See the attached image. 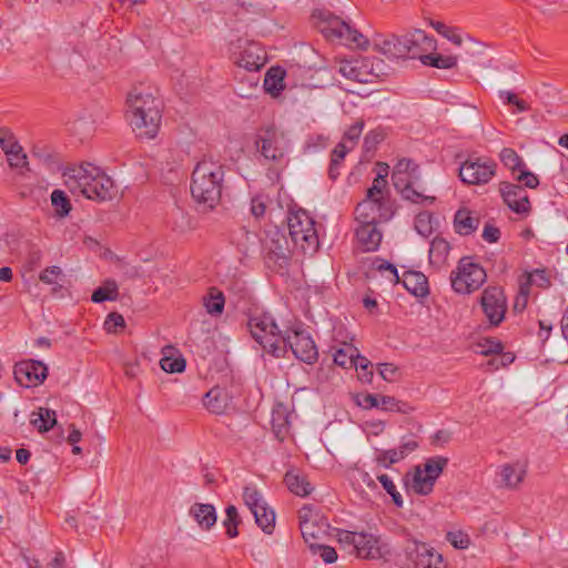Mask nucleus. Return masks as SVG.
<instances>
[{
	"instance_id": "obj_1",
	"label": "nucleus",
	"mask_w": 568,
	"mask_h": 568,
	"mask_svg": "<svg viewBox=\"0 0 568 568\" xmlns=\"http://www.w3.org/2000/svg\"><path fill=\"white\" fill-rule=\"evenodd\" d=\"M372 48L388 60L418 59L423 52L435 50L436 41L423 30L415 29L403 36L375 33Z\"/></svg>"
},
{
	"instance_id": "obj_2",
	"label": "nucleus",
	"mask_w": 568,
	"mask_h": 568,
	"mask_svg": "<svg viewBox=\"0 0 568 568\" xmlns=\"http://www.w3.org/2000/svg\"><path fill=\"white\" fill-rule=\"evenodd\" d=\"M130 125L141 139H154L162 119V104L159 99L142 88L132 89L126 98Z\"/></svg>"
},
{
	"instance_id": "obj_3",
	"label": "nucleus",
	"mask_w": 568,
	"mask_h": 568,
	"mask_svg": "<svg viewBox=\"0 0 568 568\" xmlns=\"http://www.w3.org/2000/svg\"><path fill=\"white\" fill-rule=\"evenodd\" d=\"M224 166L211 158H204L194 168L191 181V194L207 209H214L221 201Z\"/></svg>"
},
{
	"instance_id": "obj_4",
	"label": "nucleus",
	"mask_w": 568,
	"mask_h": 568,
	"mask_svg": "<svg viewBox=\"0 0 568 568\" xmlns=\"http://www.w3.org/2000/svg\"><path fill=\"white\" fill-rule=\"evenodd\" d=\"M386 176L387 166L384 174L377 173L372 186L367 190L366 197L356 206L355 219L358 224H378L393 216L392 205L384 196V189L387 184Z\"/></svg>"
},
{
	"instance_id": "obj_5",
	"label": "nucleus",
	"mask_w": 568,
	"mask_h": 568,
	"mask_svg": "<svg viewBox=\"0 0 568 568\" xmlns=\"http://www.w3.org/2000/svg\"><path fill=\"white\" fill-rule=\"evenodd\" d=\"M65 184L73 194H82L87 199L102 202L106 196L105 174L98 166L88 163L65 173Z\"/></svg>"
},
{
	"instance_id": "obj_6",
	"label": "nucleus",
	"mask_w": 568,
	"mask_h": 568,
	"mask_svg": "<svg viewBox=\"0 0 568 568\" xmlns=\"http://www.w3.org/2000/svg\"><path fill=\"white\" fill-rule=\"evenodd\" d=\"M336 68L343 78L361 84L374 83L387 74L385 62L375 57L341 60Z\"/></svg>"
},
{
	"instance_id": "obj_7",
	"label": "nucleus",
	"mask_w": 568,
	"mask_h": 568,
	"mask_svg": "<svg viewBox=\"0 0 568 568\" xmlns=\"http://www.w3.org/2000/svg\"><path fill=\"white\" fill-rule=\"evenodd\" d=\"M247 326L252 337L264 351L275 357L284 355V347L281 345L283 332L280 331L272 315L267 313L254 314L250 317Z\"/></svg>"
},
{
	"instance_id": "obj_8",
	"label": "nucleus",
	"mask_w": 568,
	"mask_h": 568,
	"mask_svg": "<svg viewBox=\"0 0 568 568\" xmlns=\"http://www.w3.org/2000/svg\"><path fill=\"white\" fill-rule=\"evenodd\" d=\"M287 226L293 243L303 252L315 251L318 247L315 221L305 210L291 212L287 217Z\"/></svg>"
},
{
	"instance_id": "obj_9",
	"label": "nucleus",
	"mask_w": 568,
	"mask_h": 568,
	"mask_svg": "<svg viewBox=\"0 0 568 568\" xmlns=\"http://www.w3.org/2000/svg\"><path fill=\"white\" fill-rule=\"evenodd\" d=\"M486 271L470 257H463L456 271L450 274L452 287L456 293L469 294L478 290L486 281Z\"/></svg>"
},
{
	"instance_id": "obj_10",
	"label": "nucleus",
	"mask_w": 568,
	"mask_h": 568,
	"mask_svg": "<svg viewBox=\"0 0 568 568\" xmlns=\"http://www.w3.org/2000/svg\"><path fill=\"white\" fill-rule=\"evenodd\" d=\"M284 351L288 346L294 356L307 364H313L318 358V351L308 332L301 326H294L283 332L281 341Z\"/></svg>"
},
{
	"instance_id": "obj_11",
	"label": "nucleus",
	"mask_w": 568,
	"mask_h": 568,
	"mask_svg": "<svg viewBox=\"0 0 568 568\" xmlns=\"http://www.w3.org/2000/svg\"><path fill=\"white\" fill-rule=\"evenodd\" d=\"M263 252L265 263L272 268L285 267L291 258L287 239L280 230L266 233L263 241Z\"/></svg>"
},
{
	"instance_id": "obj_12",
	"label": "nucleus",
	"mask_w": 568,
	"mask_h": 568,
	"mask_svg": "<svg viewBox=\"0 0 568 568\" xmlns=\"http://www.w3.org/2000/svg\"><path fill=\"white\" fill-rule=\"evenodd\" d=\"M497 164L486 158H470L460 164L459 178L468 185L487 184L496 175Z\"/></svg>"
},
{
	"instance_id": "obj_13",
	"label": "nucleus",
	"mask_w": 568,
	"mask_h": 568,
	"mask_svg": "<svg viewBox=\"0 0 568 568\" xmlns=\"http://www.w3.org/2000/svg\"><path fill=\"white\" fill-rule=\"evenodd\" d=\"M322 32L331 40H339L347 45H354L362 50L369 47V40L365 36L337 17L328 19L322 28Z\"/></svg>"
},
{
	"instance_id": "obj_14",
	"label": "nucleus",
	"mask_w": 568,
	"mask_h": 568,
	"mask_svg": "<svg viewBox=\"0 0 568 568\" xmlns=\"http://www.w3.org/2000/svg\"><path fill=\"white\" fill-rule=\"evenodd\" d=\"M243 499L255 518V523L261 529L271 534L275 526V513L264 500L261 493L254 487H245Z\"/></svg>"
},
{
	"instance_id": "obj_15",
	"label": "nucleus",
	"mask_w": 568,
	"mask_h": 568,
	"mask_svg": "<svg viewBox=\"0 0 568 568\" xmlns=\"http://www.w3.org/2000/svg\"><path fill=\"white\" fill-rule=\"evenodd\" d=\"M255 143L261 154L271 161L282 159L290 145L286 134L274 128L261 131Z\"/></svg>"
},
{
	"instance_id": "obj_16",
	"label": "nucleus",
	"mask_w": 568,
	"mask_h": 568,
	"mask_svg": "<svg viewBox=\"0 0 568 568\" xmlns=\"http://www.w3.org/2000/svg\"><path fill=\"white\" fill-rule=\"evenodd\" d=\"M483 311L491 325H499L506 313V298L499 287H487L480 298Z\"/></svg>"
},
{
	"instance_id": "obj_17",
	"label": "nucleus",
	"mask_w": 568,
	"mask_h": 568,
	"mask_svg": "<svg viewBox=\"0 0 568 568\" xmlns=\"http://www.w3.org/2000/svg\"><path fill=\"white\" fill-rule=\"evenodd\" d=\"M398 180L392 179L394 187L402 194L405 200L413 203L433 204L435 196L425 195L423 192L414 189V184L420 179L419 170L412 172H399Z\"/></svg>"
},
{
	"instance_id": "obj_18",
	"label": "nucleus",
	"mask_w": 568,
	"mask_h": 568,
	"mask_svg": "<svg viewBox=\"0 0 568 568\" xmlns=\"http://www.w3.org/2000/svg\"><path fill=\"white\" fill-rule=\"evenodd\" d=\"M14 378L24 387L41 384L48 375V367L40 361H22L14 366Z\"/></svg>"
},
{
	"instance_id": "obj_19",
	"label": "nucleus",
	"mask_w": 568,
	"mask_h": 568,
	"mask_svg": "<svg viewBox=\"0 0 568 568\" xmlns=\"http://www.w3.org/2000/svg\"><path fill=\"white\" fill-rule=\"evenodd\" d=\"M528 473V460L517 459L500 465L498 475L500 486L509 490H516L524 483Z\"/></svg>"
},
{
	"instance_id": "obj_20",
	"label": "nucleus",
	"mask_w": 568,
	"mask_h": 568,
	"mask_svg": "<svg viewBox=\"0 0 568 568\" xmlns=\"http://www.w3.org/2000/svg\"><path fill=\"white\" fill-rule=\"evenodd\" d=\"M499 191L507 206L517 214H528L530 202L527 192L519 185L501 182Z\"/></svg>"
},
{
	"instance_id": "obj_21",
	"label": "nucleus",
	"mask_w": 568,
	"mask_h": 568,
	"mask_svg": "<svg viewBox=\"0 0 568 568\" xmlns=\"http://www.w3.org/2000/svg\"><path fill=\"white\" fill-rule=\"evenodd\" d=\"M357 544L353 552L362 559H378L382 557L379 538L373 534L358 532Z\"/></svg>"
},
{
	"instance_id": "obj_22",
	"label": "nucleus",
	"mask_w": 568,
	"mask_h": 568,
	"mask_svg": "<svg viewBox=\"0 0 568 568\" xmlns=\"http://www.w3.org/2000/svg\"><path fill=\"white\" fill-rule=\"evenodd\" d=\"M436 554L435 549L424 542L413 541L406 547V557L410 568H426Z\"/></svg>"
},
{
	"instance_id": "obj_23",
	"label": "nucleus",
	"mask_w": 568,
	"mask_h": 568,
	"mask_svg": "<svg viewBox=\"0 0 568 568\" xmlns=\"http://www.w3.org/2000/svg\"><path fill=\"white\" fill-rule=\"evenodd\" d=\"M376 225L377 223L358 224L356 229V239L366 252L376 251L382 242V232Z\"/></svg>"
},
{
	"instance_id": "obj_24",
	"label": "nucleus",
	"mask_w": 568,
	"mask_h": 568,
	"mask_svg": "<svg viewBox=\"0 0 568 568\" xmlns=\"http://www.w3.org/2000/svg\"><path fill=\"white\" fill-rule=\"evenodd\" d=\"M189 514L203 530H210L217 519L215 507L211 504L195 503Z\"/></svg>"
},
{
	"instance_id": "obj_25",
	"label": "nucleus",
	"mask_w": 568,
	"mask_h": 568,
	"mask_svg": "<svg viewBox=\"0 0 568 568\" xmlns=\"http://www.w3.org/2000/svg\"><path fill=\"white\" fill-rule=\"evenodd\" d=\"M404 287L417 297H425L429 294L427 277L417 271L405 272L402 278Z\"/></svg>"
},
{
	"instance_id": "obj_26",
	"label": "nucleus",
	"mask_w": 568,
	"mask_h": 568,
	"mask_svg": "<svg viewBox=\"0 0 568 568\" xmlns=\"http://www.w3.org/2000/svg\"><path fill=\"white\" fill-rule=\"evenodd\" d=\"M284 483L288 490L296 496L305 497L313 490V486L307 478L296 469L286 471Z\"/></svg>"
},
{
	"instance_id": "obj_27",
	"label": "nucleus",
	"mask_w": 568,
	"mask_h": 568,
	"mask_svg": "<svg viewBox=\"0 0 568 568\" xmlns=\"http://www.w3.org/2000/svg\"><path fill=\"white\" fill-rule=\"evenodd\" d=\"M0 146L6 153L11 168L21 169L28 164L27 155L17 141L0 136Z\"/></svg>"
},
{
	"instance_id": "obj_28",
	"label": "nucleus",
	"mask_w": 568,
	"mask_h": 568,
	"mask_svg": "<svg viewBox=\"0 0 568 568\" xmlns=\"http://www.w3.org/2000/svg\"><path fill=\"white\" fill-rule=\"evenodd\" d=\"M454 226L458 234L470 235L479 226V219L475 216L468 209H459L454 219Z\"/></svg>"
},
{
	"instance_id": "obj_29",
	"label": "nucleus",
	"mask_w": 568,
	"mask_h": 568,
	"mask_svg": "<svg viewBox=\"0 0 568 568\" xmlns=\"http://www.w3.org/2000/svg\"><path fill=\"white\" fill-rule=\"evenodd\" d=\"M229 402L227 393L220 387L210 389L204 396V406L216 415L225 413Z\"/></svg>"
},
{
	"instance_id": "obj_30",
	"label": "nucleus",
	"mask_w": 568,
	"mask_h": 568,
	"mask_svg": "<svg viewBox=\"0 0 568 568\" xmlns=\"http://www.w3.org/2000/svg\"><path fill=\"white\" fill-rule=\"evenodd\" d=\"M450 252L449 243L442 239L435 237L429 247V262L433 266L440 268L447 263Z\"/></svg>"
},
{
	"instance_id": "obj_31",
	"label": "nucleus",
	"mask_w": 568,
	"mask_h": 568,
	"mask_svg": "<svg viewBox=\"0 0 568 568\" xmlns=\"http://www.w3.org/2000/svg\"><path fill=\"white\" fill-rule=\"evenodd\" d=\"M109 273L112 274V278H116L119 283H122L123 280L134 276L135 270L123 258L113 255L109 251Z\"/></svg>"
},
{
	"instance_id": "obj_32",
	"label": "nucleus",
	"mask_w": 568,
	"mask_h": 568,
	"mask_svg": "<svg viewBox=\"0 0 568 568\" xmlns=\"http://www.w3.org/2000/svg\"><path fill=\"white\" fill-rule=\"evenodd\" d=\"M30 422L40 433H44L57 424V414L52 409L40 407L31 414Z\"/></svg>"
},
{
	"instance_id": "obj_33",
	"label": "nucleus",
	"mask_w": 568,
	"mask_h": 568,
	"mask_svg": "<svg viewBox=\"0 0 568 568\" xmlns=\"http://www.w3.org/2000/svg\"><path fill=\"white\" fill-rule=\"evenodd\" d=\"M407 486L418 495H428L433 491L434 483L422 471V466H416L412 478L407 480Z\"/></svg>"
},
{
	"instance_id": "obj_34",
	"label": "nucleus",
	"mask_w": 568,
	"mask_h": 568,
	"mask_svg": "<svg viewBox=\"0 0 568 568\" xmlns=\"http://www.w3.org/2000/svg\"><path fill=\"white\" fill-rule=\"evenodd\" d=\"M327 526L322 519L311 523L305 521L300 526L301 534L310 548L312 544H317V540L326 532Z\"/></svg>"
},
{
	"instance_id": "obj_35",
	"label": "nucleus",
	"mask_w": 568,
	"mask_h": 568,
	"mask_svg": "<svg viewBox=\"0 0 568 568\" xmlns=\"http://www.w3.org/2000/svg\"><path fill=\"white\" fill-rule=\"evenodd\" d=\"M418 59L424 65H429L437 69H453L457 65L456 55H443L437 53L423 52Z\"/></svg>"
},
{
	"instance_id": "obj_36",
	"label": "nucleus",
	"mask_w": 568,
	"mask_h": 568,
	"mask_svg": "<svg viewBox=\"0 0 568 568\" xmlns=\"http://www.w3.org/2000/svg\"><path fill=\"white\" fill-rule=\"evenodd\" d=\"M225 304L224 295L215 287H211L203 297V306L210 315L217 316L223 313Z\"/></svg>"
},
{
	"instance_id": "obj_37",
	"label": "nucleus",
	"mask_w": 568,
	"mask_h": 568,
	"mask_svg": "<svg viewBox=\"0 0 568 568\" xmlns=\"http://www.w3.org/2000/svg\"><path fill=\"white\" fill-rule=\"evenodd\" d=\"M378 400V409L384 412H396L407 415L415 410V407L407 402L396 399L393 396L381 395Z\"/></svg>"
},
{
	"instance_id": "obj_38",
	"label": "nucleus",
	"mask_w": 568,
	"mask_h": 568,
	"mask_svg": "<svg viewBox=\"0 0 568 568\" xmlns=\"http://www.w3.org/2000/svg\"><path fill=\"white\" fill-rule=\"evenodd\" d=\"M264 89L272 95H277L284 89V71L271 68L264 79Z\"/></svg>"
},
{
	"instance_id": "obj_39",
	"label": "nucleus",
	"mask_w": 568,
	"mask_h": 568,
	"mask_svg": "<svg viewBox=\"0 0 568 568\" xmlns=\"http://www.w3.org/2000/svg\"><path fill=\"white\" fill-rule=\"evenodd\" d=\"M448 464V458L443 456H435L428 458L422 467L424 475L428 477L435 484L437 478L443 473L444 468Z\"/></svg>"
},
{
	"instance_id": "obj_40",
	"label": "nucleus",
	"mask_w": 568,
	"mask_h": 568,
	"mask_svg": "<svg viewBox=\"0 0 568 568\" xmlns=\"http://www.w3.org/2000/svg\"><path fill=\"white\" fill-rule=\"evenodd\" d=\"M352 150V148H348V144L341 142L333 149L328 169V174L332 180L337 179V176L339 175V165L342 161L345 159L346 154Z\"/></svg>"
},
{
	"instance_id": "obj_41",
	"label": "nucleus",
	"mask_w": 568,
	"mask_h": 568,
	"mask_svg": "<svg viewBox=\"0 0 568 568\" xmlns=\"http://www.w3.org/2000/svg\"><path fill=\"white\" fill-rule=\"evenodd\" d=\"M255 51H258L255 45L246 49L239 61V65L250 71L260 70L264 65V55Z\"/></svg>"
},
{
	"instance_id": "obj_42",
	"label": "nucleus",
	"mask_w": 568,
	"mask_h": 568,
	"mask_svg": "<svg viewBox=\"0 0 568 568\" xmlns=\"http://www.w3.org/2000/svg\"><path fill=\"white\" fill-rule=\"evenodd\" d=\"M500 161L513 173L518 172L523 168H526V164L523 161V159L518 155V153L514 149H510V148H505L501 150Z\"/></svg>"
},
{
	"instance_id": "obj_43",
	"label": "nucleus",
	"mask_w": 568,
	"mask_h": 568,
	"mask_svg": "<svg viewBox=\"0 0 568 568\" xmlns=\"http://www.w3.org/2000/svg\"><path fill=\"white\" fill-rule=\"evenodd\" d=\"M446 540L456 549H468L471 545L470 536L462 529H453L446 532Z\"/></svg>"
},
{
	"instance_id": "obj_44",
	"label": "nucleus",
	"mask_w": 568,
	"mask_h": 568,
	"mask_svg": "<svg viewBox=\"0 0 568 568\" xmlns=\"http://www.w3.org/2000/svg\"><path fill=\"white\" fill-rule=\"evenodd\" d=\"M226 518L223 521V525L226 529V535L229 538H234L239 535L237 525L240 523L237 509L235 506L230 505L225 509Z\"/></svg>"
},
{
	"instance_id": "obj_45",
	"label": "nucleus",
	"mask_w": 568,
	"mask_h": 568,
	"mask_svg": "<svg viewBox=\"0 0 568 568\" xmlns=\"http://www.w3.org/2000/svg\"><path fill=\"white\" fill-rule=\"evenodd\" d=\"M402 459H404L403 452H399L397 448L381 450L375 458L377 465L384 468H389L393 464H396Z\"/></svg>"
},
{
	"instance_id": "obj_46",
	"label": "nucleus",
	"mask_w": 568,
	"mask_h": 568,
	"mask_svg": "<svg viewBox=\"0 0 568 568\" xmlns=\"http://www.w3.org/2000/svg\"><path fill=\"white\" fill-rule=\"evenodd\" d=\"M160 366L166 373H182L186 363L182 356L173 357L165 354L160 361Z\"/></svg>"
},
{
	"instance_id": "obj_47",
	"label": "nucleus",
	"mask_w": 568,
	"mask_h": 568,
	"mask_svg": "<svg viewBox=\"0 0 568 568\" xmlns=\"http://www.w3.org/2000/svg\"><path fill=\"white\" fill-rule=\"evenodd\" d=\"M355 355H357V348L352 345H345L334 353V362L342 367L353 366Z\"/></svg>"
},
{
	"instance_id": "obj_48",
	"label": "nucleus",
	"mask_w": 568,
	"mask_h": 568,
	"mask_svg": "<svg viewBox=\"0 0 568 568\" xmlns=\"http://www.w3.org/2000/svg\"><path fill=\"white\" fill-rule=\"evenodd\" d=\"M51 203L60 216H65L71 211V204L65 193L61 190H54L51 193Z\"/></svg>"
},
{
	"instance_id": "obj_49",
	"label": "nucleus",
	"mask_w": 568,
	"mask_h": 568,
	"mask_svg": "<svg viewBox=\"0 0 568 568\" xmlns=\"http://www.w3.org/2000/svg\"><path fill=\"white\" fill-rule=\"evenodd\" d=\"M364 121L362 119L357 120L353 125H351L346 132L344 133L341 143L348 144V148L354 149L358 142L359 136L362 135L364 129Z\"/></svg>"
},
{
	"instance_id": "obj_50",
	"label": "nucleus",
	"mask_w": 568,
	"mask_h": 568,
	"mask_svg": "<svg viewBox=\"0 0 568 568\" xmlns=\"http://www.w3.org/2000/svg\"><path fill=\"white\" fill-rule=\"evenodd\" d=\"M310 549L313 552V555H317L318 557H321V559L325 564H333L337 560V552L331 546H326V545L317 542V544H312Z\"/></svg>"
},
{
	"instance_id": "obj_51",
	"label": "nucleus",
	"mask_w": 568,
	"mask_h": 568,
	"mask_svg": "<svg viewBox=\"0 0 568 568\" xmlns=\"http://www.w3.org/2000/svg\"><path fill=\"white\" fill-rule=\"evenodd\" d=\"M272 426L274 430L280 434L285 428L290 420L286 408L283 405H277L272 412Z\"/></svg>"
},
{
	"instance_id": "obj_52",
	"label": "nucleus",
	"mask_w": 568,
	"mask_h": 568,
	"mask_svg": "<svg viewBox=\"0 0 568 568\" xmlns=\"http://www.w3.org/2000/svg\"><path fill=\"white\" fill-rule=\"evenodd\" d=\"M430 24L439 34L445 37L447 40H449L450 42L458 47L462 45V36L458 34L454 28H449L444 22L440 21H433Z\"/></svg>"
},
{
	"instance_id": "obj_53",
	"label": "nucleus",
	"mask_w": 568,
	"mask_h": 568,
	"mask_svg": "<svg viewBox=\"0 0 568 568\" xmlns=\"http://www.w3.org/2000/svg\"><path fill=\"white\" fill-rule=\"evenodd\" d=\"M378 481L382 484L383 488L387 491V494L390 495L393 503L397 507H403V498L398 490L396 489V486L394 481L390 479L387 475H379L377 476Z\"/></svg>"
},
{
	"instance_id": "obj_54",
	"label": "nucleus",
	"mask_w": 568,
	"mask_h": 568,
	"mask_svg": "<svg viewBox=\"0 0 568 568\" xmlns=\"http://www.w3.org/2000/svg\"><path fill=\"white\" fill-rule=\"evenodd\" d=\"M432 220V215L428 212H422L417 214L415 219L416 231L423 236L430 235L433 232Z\"/></svg>"
},
{
	"instance_id": "obj_55",
	"label": "nucleus",
	"mask_w": 568,
	"mask_h": 568,
	"mask_svg": "<svg viewBox=\"0 0 568 568\" xmlns=\"http://www.w3.org/2000/svg\"><path fill=\"white\" fill-rule=\"evenodd\" d=\"M231 10L234 16H240L245 12L261 16L265 14L264 9L253 2L236 1L232 3Z\"/></svg>"
},
{
	"instance_id": "obj_56",
	"label": "nucleus",
	"mask_w": 568,
	"mask_h": 568,
	"mask_svg": "<svg viewBox=\"0 0 568 568\" xmlns=\"http://www.w3.org/2000/svg\"><path fill=\"white\" fill-rule=\"evenodd\" d=\"M364 485L372 490L377 489L375 480L367 471L357 470L354 475L353 486L355 489H362Z\"/></svg>"
},
{
	"instance_id": "obj_57",
	"label": "nucleus",
	"mask_w": 568,
	"mask_h": 568,
	"mask_svg": "<svg viewBox=\"0 0 568 568\" xmlns=\"http://www.w3.org/2000/svg\"><path fill=\"white\" fill-rule=\"evenodd\" d=\"M357 535L356 531H349V530H339L337 532V541L345 548L348 549L349 554H354L353 549L356 547L357 544Z\"/></svg>"
},
{
	"instance_id": "obj_58",
	"label": "nucleus",
	"mask_w": 568,
	"mask_h": 568,
	"mask_svg": "<svg viewBox=\"0 0 568 568\" xmlns=\"http://www.w3.org/2000/svg\"><path fill=\"white\" fill-rule=\"evenodd\" d=\"M125 327L126 323L121 314L116 312L109 313V334H121L125 331Z\"/></svg>"
},
{
	"instance_id": "obj_59",
	"label": "nucleus",
	"mask_w": 568,
	"mask_h": 568,
	"mask_svg": "<svg viewBox=\"0 0 568 568\" xmlns=\"http://www.w3.org/2000/svg\"><path fill=\"white\" fill-rule=\"evenodd\" d=\"M378 374L384 381L393 383L397 381L398 368L392 363H382L378 365Z\"/></svg>"
},
{
	"instance_id": "obj_60",
	"label": "nucleus",
	"mask_w": 568,
	"mask_h": 568,
	"mask_svg": "<svg viewBox=\"0 0 568 568\" xmlns=\"http://www.w3.org/2000/svg\"><path fill=\"white\" fill-rule=\"evenodd\" d=\"M518 182H521L526 187L536 189L539 185V179L532 172L523 168L518 171V175L516 176Z\"/></svg>"
},
{
	"instance_id": "obj_61",
	"label": "nucleus",
	"mask_w": 568,
	"mask_h": 568,
	"mask_svg": "<svg viewBox=\"0 0 568 568\" xmlns=\"http://www.w3.org/2000/svg\"><path fill=\"white\" fill-rule=\"evenodd\" d=\"M503 349V345L498 341L485 339L478 344V352L483 355L498 354Z\"/></svg>"
},
{
	"instance_id": "obj_62",
	"label": "nucleus",
	"mask_w": 568,
	"mask_h": 568,
	"mask_svg": "<svg viewBox=\"0 0 568 568\" xmlns=\"http://www.w3.org/2000/svg\"><path fill=\"white\" fill-rule=\"evenodd\" d=\"M413 170H418V165L415 164L412 160L402 159L395 164L392 179L398 180L399 172H412Z\"/></svg>"
},
{
	"instance_id": "obj_63",
	"label": "nucleus",
	"mask_w": 568,
	"mask_h": 568,
	"mask_svg": "<svg viewBox=\"0 0 568 568\" xmlns=\"http://www.w3.org/2000/svg\"><path fill=\"white\" fill-rule=\"evenodd\" d=\"M379 396L381 395H375V394L358 395L357 396V405L365 409L378 408Z\"/></svg>"
},
{
	"instance_id": "obj_64",
	"label": "nucleus",
	"mask_w": 568,
	"mask_h": 568,
	"mask_svg": "<svg viewBox=\"0 0 568 568\" xmlns=\"http://www.w3.org/2000/svg\"><path fill=\"white\" fill-rule=\"evenodd\" d=\"M61 274L62 271L59 266L47 267L41 272L40 281L45 284H54Z\"/></svg>"
}]
</instances>
